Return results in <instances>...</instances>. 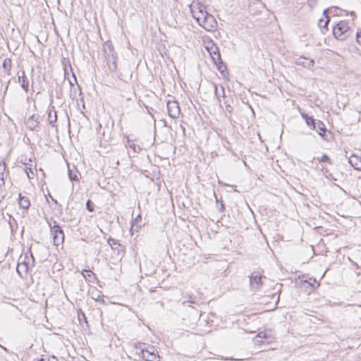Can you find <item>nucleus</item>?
<instances>
[{"label": "nucleus", "instance_id": "23", "mask_svg": "<svg viewBox=\"0 0 361 361\" xmlns=\"http://www.w3.org/2000/svg\"><path fill=\"white\" fill-rule=\"evenodd\" d=\"M37 361H58V359L55 356H44Z\"/></svg>", "mask_w": 361, "mask_h": 361}, {"label": "nucleus", "instance_id": "21", "mask_svg": "<svg viewBox=\"0 0 361 361\" xmlns=\"http://www.w3.org/2000/svg\"><path fill=\"white\" fill-rule=\"evenodd\" d=\"M317 161L319 163H325V164H332V161L331 159V158L326 154H324L321 158L318 159H317Z\"/></svg>", "mask_w": 361, "mask_h": 361}, {"label": "nucleus", "instance_id": "1", "mask_svg": "<svg viewBox=\"0 0 361 361\" xmlns=\"http://www.w3.org/2000/svg\"><path fill=\"white\" fill-rule=\"evenodd\" d=\"M190 12L197 23L207 31H214L218 23L214 17L208 13L206 7L200 2H193L190 5Z\"/></svg>", "mask_w": 361, "mask_h": 361}, {"label": "nucleus", "instance_id": "20", "mask_svg": "<svg viewBox=\"0 0 361 361\" xmlns=\"http://www.w3.org/2000/svg\"><path fill=\"white\" fill-rule=\"evenodd\" d=\"M6 169V165L4 163H0V188L2 187L4 183V171Z\"/></svg>", "mask_w": 361, "mask_h": 361}, {"label": "nucleus", "instance_id": "15", "mask_svg": "<svg viewBox=\"0 0 361 361\" xmlns=\"http://www.w3.org/2000/svg\"><path fill=\"white\" fill-rule=\"evenodd\" d=\"M81 273L88 282H94L97 279L96 274L90 269H83Z\"/></svg>", "mask_w": 361, "mask_h": 361}, {"label": "nucleus", "instance_id": "11", "mask_svg": "<svg viewBox=\"0 0 361 361\" xmlns=\"http://www.w3.org/2000/svg\"><path fill=\"white\" fill-rule=\"evenodd\" d=\"M350 164L357 171H361V157L352 154L349 157Z\"/></svg>", "mask_w": 361, "mask_h": 361}, {"label": "nucleus", "instance_id": "26", "mask_svg": "<svg viewBox=\"0 0 361 361\" xmlns=\"http://www.w3.org/2000/svg\"><path fill=\"white\" fill-rule=\"evenodd\" d=\"M71 180H78V178L76 175H74V176H71Z\"/></svg>", "mask_w": 361, "mask_h": 361}, {"label": "nucleus", "instance_id": "19", "mask_svg": "<svg viewBox=\"0 0 361 361\" xmlns=\"http://www.w3.org/2000/svg\"><path fill=\"white\" fill-rule=\"evenodd\" d=\"M302 116L305 120L308 126L311 127L312 129L315 128L314 119L312 117H310L305 114H302Z\"/></svg>", "mask_w": 361, "mask_h": 361}, {"label": "nucleus", "instance_id": "9", "mask_svg": "<svg viewBox=\"0 0 361 361\" xmlns=\"http://www.w3.org/2000/svg\"><path fill=\"white\" fill-rule=\"evenodd\" d=\"M262 278L263 276L259 271H253L250 276V286L254 290H259L263 284Z\"/></svg>", "mask_w": 361, "mask_h": 361}, {"label": "nucleus", "instance_id": "6", "mask_svg": "<svg viewBox=\"0 0 361 361\" xmlns=\"http://www.w3.org/2000/svg\"><path fill=\"white\" fill-rule=\"evenodd\" d=\"M274 337L270 332H259L254 338L256 345H262L270 344L273 342Z\"/></svg>", "mask_w": 361, "mask_h": 361}, {"label": "nucleus", "instance_id": "3", "mask_svg": "<svg viewBox=\"0 0 361 361\" xmlns=\"http://www.w3.org/2000/svg\"><path fill=\"white\" fill-rule=\"evenodd\" d=\"M50 235L51 237L53 244L56 248H59V247H63L65 235L62 228L56 222H54V225L51 226Z\"/></svg>", "mask_w": 361, "mask_h": 361}, {"label": "nucleus", "instance_id": "4", "mask_svg": "<svg viewBox=\"0 0 361 361\" xmlns=\"http://www.w3.org/2000/svg\"><path fill=\"white\" fill-rule=\"evenodd\" d=\"M350 32V27L346 20H340L333 28L334 36L340 40L345 39Z\"/></svg>", "mask_w": 361, "mask_h": 361}, {"label": "nucleus", "instance_id": "2", "mask_svg": "<svg viewBox=\"0 0 361 361\" xmlns=\"http://www.w3.org/2000/svg\"><path fill=\"white\" fill-rule=\"evenodd\" d=\"M204 44L207 51L209 54L212 60L216 65L217 69L220 71L221 75L225 78H228V72L227 67L221 59L218 47L212 41L205 42Z\"/></svg>", "mask_w": 361, "mask_h": 361}, {"label": "nucleus", "instance_id": "18", "mask_svg": "<svg viewBox=\"0 0 361 361\" xmlns=\"http://www.w3.org/2000/svg\"><path fill=\"white\" fill-rule=\"evenodd\" d=\"M27 269V264L25 262H19L16 267V271L20 276H23V274H26Z\"/></svg>", "mask_w": 361, "mask_h": 361}, {"label": "nucleus", "instance_id": "8", "mask_svg": "<svg viewBox=\"0 0 361 361\" xmlns=\"http://www.w3.org/2000/svg\"><path fill=\"white\" fill-rule=\"evenodd\" d=\"M168 114L172 118H177L180 114L179 104L176 101H169L167 102Z\"/></svg>", "mask_w": 361, "mask_h": 361}, {"label": "nucleus", "instance_id": "12", "mask_svg": "<svg viewBox=\"0 0 361 361\" xmlns=\"http://www.w3.org/2000/svg\"><path fill=\"white\" fill-rule=\"evenodd\" d=\"M327 11H329L331 14L336 16H347L348 15V13L347 11L341 9L336 6H333L329 8Z\"/></svg>", "mask_w": 361, "mask_h": 361}, {"label": "nucleus", "instance_id": "10", "mask_svg": "<svg viewBox=\"0 0 361 361\" xmlns=\"http://www.w3.org/2000/svg\"><path fill=\"white\" fill-rule=\"evenodd\" d=\"M18 202L20 208L23 209V212H27L31 205L30 199L27 197L22 195L21 194L19 195Z\"/></svg>", "mask_w": 361, "mask_h": 361}, {"label": "nucleus", "instance_id": "25", "mask_svg": "<svg viewBox=\"0 0 361 361\" xmlns=\"http://www.w3.org/2000/svg\"><path fill=\"white\" fill-rule=\"evenodd\" d=\"M356 41H357V44L361 46V30L357 31V32L356 34Z\"/></svg>", "mask_w": 361, "mask_h": 361}, {"label": "nucleus", "instance_id": "7", "mask_svg": "<svg viewBox=\"0 0 361 361\" xmlns=\"http://www.w3.org/2000/svg\"><path fill=\"white\" fill-rule=\"evenodd\" d=\"M317 128L318 134L324 141L331 142L334 139L333 133L331 130L326 129L324 122L319 121L317 123Z\"/></svg>", "mask_w": 361, "mask_h": 361}, {"label": "nucleus", "instance_id": "27", "mask_svg": "<svg viewBox=\"0 0 361 361\" xmlns=\"http://www.w3.org/2000/svg\"><path fill=\"white\" fill-rule=\"evenodd\" d=\"M350 14L351 16H353V18H355V16H356L354 11L350 12Z\"/></svg>", "mask_w": 361, "mask_h": 361}, {"label": "nucleus", "instance_id": "22", "mask_svg": "<svg viewBox=\"0 0 361 361\" xmlns=\"http://www.w3.org/2000/svg\"><path fill=\"white\" fill-rule=\"evenodd\" d=\"M78 318L79 322L84 321L86 324L88 322L85 314L81 310L78 311Z\"/></svg>", "mask_w": 361, "mask_h": 361}, {"label": "nucleus", "instance_id": "16", "mask_svg": "<svg viewBox=\"0 0 361 361\" xmlns=\"http://www.w3.org/2000/svg\"><path fill=\"white\" fill-rule=\"evenodd\" d=\"M25 171L29 179H33L36 176V166L30 164L25 168Z\"/></svg>", "mask_w": 361, "mask_h": 361}, {"label": "nucleus", "instance_id": "13", "mask_svg": "<svg viewBox=\"0 0 361 361\" xmlns=\"http://www.w3.org/2000/svg\"><path fill=\"white\" fill-rule=\"evenodd\" d=\"M327 10H324L323 12V17L318 21V25L320 28H323L326 30H328V25L330 21L329 18L327 15Z\"/></svg>", "mask_w": 361, "mask_h": 361}, {"label": "nucleus", "instance_id": "17", "mask_svg": "<svg viewBox=\"0 0 361 361\" xmlns=\"http://www.w3.org/2000/svg\"><path fill=\"white\" fill-rule=\"evenodd\" d=\"M12 65V60L11 59L6 58L4 60L2 67L7 75H10Z\"/></svg>", "mask_w": 361, "mask_h": 361}, {"label": "nucleus", "instance_id": "5", "mask_svg": "<svg viewBox=\"0 0 361 361\" xmlns=\"http://www.w3.org/2000/svg\"><path fill=\"white\" fill-rule=\"evenodd\" d=\"M142 356L145 361H160L161 356L158 350L153 345L147 346L142 350Z\"/></svg>", "mask_w": 361, "mask_h": 361}, {"label": "nucleus", "instance_id": "24", "mask_svg": "<svg viewBox=\"0 0 361 361\" xmlns=\"http://www.w3.org/2000/svg\"><path fill=\"white\" fill-rule=\"evenodd\" d=\"M86 208L90 212H92L94 211V203L90 200H88L87 201V202H86Z\"/></svg>", "mask_w": 361, "mask_h": 361}, {"label": "nucleus", "instance_id": "14", "mask_svg": "<svg viewBox=\"0 0 361 361\" xmlns=\"http://www.w3.org/2000/svg\"><path fill=\"white\" fill-rule=\"evenodd\" d=\"M18 82L20 84L22 88L27 92L29 90V82L27 80L25 73L24 71L22 72V74L18 75Z\"/></svg>", "mask_w": 361, "mask_h": 361}]
</instances>
